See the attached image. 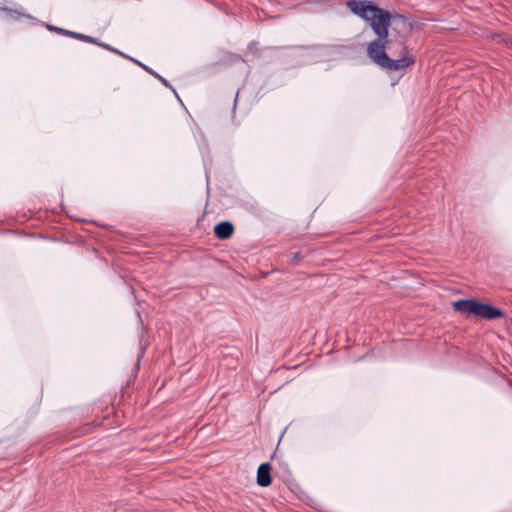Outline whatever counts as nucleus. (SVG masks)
I'll return each mask as SVG.
<instances>
[{
  "mask_svg": "<svg viewBox=\"0 0 512 512\" xmlns=\"http://www.w3.org/2000/svg\"><path fill=\"white\" fill-rule=\"evenodd\" d=\"M390 26H392L393 31L400 37V41L403 46L402 51L404 54H407L408 50L405 42L407 37L413 31V24L406 16L399 13L392 14L390 12L389 27Z\"/></svg>",
  "mask_w": 512,
  "mask_h": 512,
  "instance_id": "nucleus-4",
  "label": "nucleus"
},
{
  "mask_svg": "<svg viewBox=\"0 0 512 512\" xmlns=\"http://www.w3.org/2000/svg\"><path fill=\"white\" fill-rule=\"evenodd\" d=\"M67 37H70V38H73V39H76V40H79L82 42L90 43V44L96 43V37L89 36V35H86L83 33L75 32V31L68 30Z\"/></svg>",
  "mask_w": 512,
  "mask_h": 512,
  "instance_id": "nucleus-9",
  "label": "nucleus"
},
{
  "mask_svg": "<svg viewBox=\"0 0 512 512\" xmlns=\"http://www.w3.org/2000/svg\"><path fill=\"white\" fill-rule=\"evenodd\" d=\"M94 45H97L99 47H102L110 52H117V48L115 47H112L111 45L107 44V43H104V42H101L98 38H96V43H93Z\"/></svg>",
  "mask_w": 512,
  "mask_h": 512,
  "instance_id": "nucleus-11",
  "label": "nucleus"
},
{
  "mask_svg": "<svg viewBox=\"0 0 512 512\" xmlns=\"http://www.w3.org/2000/svg\"><path fill=\"white\" fill-rule=\"evenodd\" d=\"M132 62L134 64H136L137 66L141 67L144 71H146L147 73L152 75L154 78H156L165 87L171 89L174 92L175 96L180 100L179 95L177 94L176 90L173 88V86L170 84V82L167 79H165L160 74H158L156 71H154L152 68H150L149 66L145 65L144 63H142L141 61H139L137 59H132Z\"/></svg>",
  "mask_w": 512,
  "mask_h": 512,
  "instance_id": "nucleus-8",
  "label": "nucleus"
},
{
  "mask_svg": "<svg viewBox=\"0 0 512 512\" xmlns=\"http://www.w3.org/2000/svg\"><path fill=\"white\" fill-rule=\"evenodd\" d=\"M389 33L385 37L377 36V39L367 45V56L380 68L387 71H398L405 69L415 63V57L403 53L399 59H392L386 52L390 40Z\"/></svg>",
  "mask_w": 512,
  "mask_h": 512,
  "instance_id": "nucleus-2",
  "label": "nucleus"
},
{
  "mask_svg": "<svg viewBox=\"0 0 512 512\" xmlns=\"http://www.w3.org/2000/svg\"><path fill=\"white\" fill-rule=\"evenodd\" d=\"M113 53H114V54H117V55H119V56H121V57H123V58H125V59H128V60H130L131 62H132V59H134L133 57H131V56H129V55H127V54H125L124 52H122V51H120V50H118V49H117V52H113Z\"/></svg>",
  "mask_w": 512,
  "mask_h": 512,
  "instance_id": "nucleus-12",
  "label": "nucleus"
},
{
  "mask_svg": "<svg viewBox=\"0 0 512 512\" xmlns=\"http://www.w3.org/2000/svg\"><path fill=\"white\" fill-rule=\"evenodd\" d=\"M272 465L269 462L261 463L257 469L256 482L260 487H268L272 483Z\"/></svg>",
  "mask_w": 512,
  "mask_h": 512,
  "instance_id": "nucleus-5",
  "label": "nucleus"
},
{
  "mask_svg": "<svg viewBox=\"0 0 512 512\" xmlns=\"http://www.w3.org/2000/svg\"><path fill=\"white\" fill-rule=\"evenodd\" d=\"M234 230L233 223L228 220L217 223L213 228L215 236L220 240H227L231 238Z\"/></svg>",
  "mask_w": 512,
  "mask_h": 512,
  "instance_id": "nucleus-6",
  "label": "nucleus"
},
{
  "mask_svg": "<svg viewBox=\"0 0 512 512\" xmlns=\"http://www.w3.org/2000/svg\"><path fill=\"white\" fill-rule=\"evenodd\" d=\"M299 259H301V253L300 252L291 253V261L296 262Z\"/></svg>",
  "mask_w": 512,
  "mask_h": 512,
  "instance_id": "nucleus-13",
  "label": "nucleus"
},
{
  "mask_svg": "<svg viewBox=\"0 0 512 512\" xmlns=\"http://www.w3.org/2000/svg\"><path fill=\"white\" fill-rule=\"evenodd\" d=\"M346 6L354 15L369 22L376 36L385 37L388 34L390 11L371 0H348Z\"/></svg>",
  "mask_w": 512,
  "mask_h": 512,
  "instance_id": "nucleus-1",
  "label": "nucleus"
},
{
  "mask_svg": "<svg viewBox=\"0 0 512 512\" xmlns=\"http://www.w3.org/2000/svg\"><path fill=\"white\" fill-rule=\"evenodd\" d=\"M143 352L138 356V361L141 359Z\"/></svg>",
  "mask_w": 512,
  "mask_h": 512,
  "instance_id": "nucleus-15",
  "label": "nucleus"
},
{
  "mask_svg": "<svg viewBox=\"0 0 512 512\" xmlns=\"http://www.w3.org/2000/svg\"><path fill=\"white\" fill-rule=\"evenodd\" d=\"M45 27L48 31L55 32V33H58L63 36H67V33H68L67 29L56 27V26H54L52 24H48V23L45 24Z\"/></svg>",
  "mask_w": 512,
  "mask_h": 512,
  "instance_id": "nucleus-10",
  "label": "nucleus"
},
{
  "mask_svg": "<svg viewBox=\"0 0 512 512\" xmlns=\"http://www.w3.org/2000/svg\"><path fill=\"white\" fill-rule=\"evenodd\" d=\"M0 11L7 14V16L12 20H19L21 17H25L29 19L31 22L37 23L38 19L30 14H26L23 12L22 6H18L17 8H9L6 6H0Z\"/></svg>",
  "mask_w": 512,
  "mask_h": 512,
  "instance_id": "nucleus-7",
  "label": "nucleus"
},
{
  "mask_svg": "<svg viewBox=\"0 0 512 512\" xmlns=\"http://www.w3.org/2000/svg\"><path fill=\"white\" fill-rule=\"evenodd\" d=\"M452 309L462 315L475 316L488 321L505 317V312L502 309L475 298L454 301L452 302Z\"/></svg>",
  "mask_w": 512,
  "mask_h": 512,
  "instance_id": "nucleus-3",
  "label": "nucleus"
},
{
  "mask_svg": "<svg viewBox=\"0 0 512 512\" xmlns=\"http://www.w3.org/2000/svg\"><path fill=\"white\" fill-rule=\"evenodd\" d=\"M237 100H238V92L236 93L234 99H233V108L232 113L235 114L236 106H237ZM232 119H234V115H232Z\"/></svg>",
  "mask_w": 512,
  "mask_h": 512,
  "instance_id": "nucleus-14",
  "label": "nucleus"
}]
</instances>
